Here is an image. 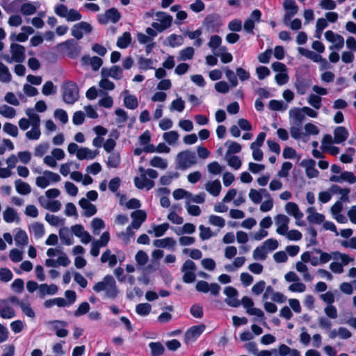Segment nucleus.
<instances>
[{
  "label": "nucleus",
  "mask_w": 356,
  "mask_h": 356,
  "mask_svg": "<svg viewBox=\"0 0 356 356\" xmlns=\"http://www.w3.org/2000/svg\"><path fill=\"white\" fill-rule=\"evenodd\" d=\"M92 289L96 293L104 291L105 297L111 299H115L119 293L116 282L110 275H106L102 281L96 283Z\"/></svg>",
  "instance_id": "obj_1"
},
{
  "label": "nucleus",
  "mask_w": 356,
  "mask_h": 356,
  "mask_svg": "<svg viewBox=\"0 0 356 356\" xmlns=\"http://www.w3.org/2000/svg\"><path fill=\"white\" fill-rule=\"evenodd\" d=\"M25 53L26 49L24 46L17 43H11L8 53H3L1 55V58L8 64L22 63L25 60Z\"/></svg>",
  "instance_id": "obj_2"
},
{
  "label": "nucleus",
  "mask_w": 356,
  "mask_h": 356,
  "mask_svg": "<svg viewBox=\"0 0 356 356\" xmlns=\"http://www.w3.org/2000/svg\"><path fill=\"white\" fill-rule=\"evenodd\" d=\"M63 101L69 104H73L79 99V88L73 81L63 83L61 86Z\"/></svg>",
  "instance_id": "obj_3"
},
{
  "label": "nucleus",
  "mask_w": 356,
  "mask_h": 356,
  "mask_svg": "<svg viewBox=\"0 0 356 356\" xmlns=\"http://www.w3.org/2000/svg\"><path fill=\"white\" fill-rule=\"evenodd\" d=\"M54 13L58 16L65 18L68 22H78L81 19L82 15L76 9L68 8L65 4H58L54 7Z\"/></svg>",
  "instance_id": "obj_4"
},
{
  "label": "nucleus",
  "mask_w": 356,
  "mask_h": 356,
  "mask_svg": "<svg viewBox=\"0 0 356 356\" xmlns=\"http://www.w3.org/2000/svg\"><path fill=\"white\" fill-rule=\"evenodd\" d=\"M177 165L181 170H186L197 164V160L194 152L182 151L177 156Z\"/></svg>",
  "instance_id": "obj_5"
},
{
  "label": "nucleus",
  "mask_w": 356,
  "mask_h": 356,
  "mask_svg": "<svg viewBox=\"0 0 356 356\" xmlns=\"http://www.w3.org/2000/svg\"><path fill=\"white\" fill-rule=\"evenodd\" d=\"M92 31L91 24L83 21L74 24L71 28V35L76 40L82 39L84 34H89Z\"/></svg>",
  "instance_id": "obj_6"
},
{
  "label": "nucleus",
  "mask_w": 356,
  "mask_h": 356,
  "mask_svg": "<svg viewBox=\"0 0 356 356\" xmlns=\"http://www.w3.org/2000/svg\"><path fill=\"white\" fill-rule=\"evenodd\" d=\"M181 272L184 273L183 275V282L185 283H192L195 280V271L196 270V265L195 264L190 260H186L182 267H181Z\"/></svg>",
  "instance_id": "obj_7"
},
{
  "label": "nucleus",
  "mask_w": 356,
  "mask_h": 356,
  "mask_svg": "<svg viewBox=\"0 0 356 356\" xmlns=\"http://www.w3.org/2000/svg\"><path fill=\"white\" fill-rule=\"evenodd\" d=\"M283 7L286 11L284 15L283 22L286 26H288L291 18L297 14L298 7L294 0H285L283 3Z\"/></svg>",
  "instance_id": "obj_8"
},
{
  "label": "nucleus",
  "mask_w": 356,
  "mask_h": 356,
  "mask_svg": "<svg viewBox=\"0 0 356 356\" xmlns=\"http://www.w3.org/2000/svg\"><path fill=\"white\" fill-rule=\"evenodd\" d=\"M195 289L199 292L207 293L210 292L211 295L217 296L220 291V286L217 283L209 284L206 281H199L196 284Z\"/></svg>",
  "instance_id": "obj_9"
},
{
  "label": "nucleus",
  "mask_w": 356,
  "mask_h": 356,
  "mask_svg": "<svg viewBox=\"0 0 356 356\" xmlns=\"http://www.w3.org/2000/svg\"><path fill=\"white\" fill-rule=\"evenodd\" d=\"M224 293L227 298L225 302L230 307H238L241 305V302L238 299V292L232 286H227L224 289Z\"/></svg>",
  "instance_id": "obj_10"
},
{
  "label": "nucleus",
  "mask_w": 356,
  "mask_h": 356,
  "mask_svg": "<svg viewBox=\"0 0 356 356\" xmlns=\"http://www.w3.org/2000/svg\"><path fill=\"white\" fill-rule=\"evenodd\" d=\"M277 226L276 232L280 235H284L289 230L290 218L284 214H277L274 218Z\"/></svg>",
  "instance_id": "obj_11"
},
{
  "label": "nucleus",
  "mask_w": 356,
  "mask_h": 356,
  "mask_svg": "<svg viewBox=\"0 0 356 356\" xmlns=\"http://www.w3.org/2000/svg\"><path fill=\"white\" fill-rule=\"evenodd\" d=\"M204 24L207 29L212 32H217L220 27L222 25L220 17L216 14L209 15L204 22Z\"/></svg>",
  "instance_id": "obj_12"
},
{
  "label": "nucleus",
  "mask_w": 356,
  "mask_h": 356,
  "mask_svg": "<svg viewBox=\"0 0 356 356\" xmlns=\"http://www.w3.org/2000/svg\"><path fill=\"white\" fill-rule=\"evenodd\" d=\"M325 38L327 41L334 43V46L330 47V49H332L333 47L337 49H340L344 45L343 38L341 35L334 33L332 31H327L325 33Z\"/></svg>",
  "instance_id": "obj_13"
},
{
  "label": "nucleus",
  "mask_w": 356,
  "mask_h": 356,
  "mask_svg": "<svg viewBox=\"0 0 356 356\" xmlns=\"http://www.w3.org/2000/svg\"><path fill=\"white\" fill-rule=\"evenodd\" d=\"M101 76L120 80L122 77V69L118 65H113L110 68L103 67L101 70Z\"/></svg>",
  "instance_id": "obj_14"
},
{
  "label": "nucleus",
  "mask_w": 356,
  "mask_h": 356,
  "mask_svg": "<svg viewBox=\"0 0 356 356\" xmlns=\"http://www.w3.org/2000/svg\"><path fill=\"white\" fill-rule=\"evenodd\" d=\"M15 316V311L9 305L8 300L0 299V317L4 319H10Z\"/></svg>",
  "instance_id": "obj_15"
},
{
  "label": "nucleus",
  "mask_w": 356,
  "mask_h": 356,
  "mask_svg": "<svg viewBox=\"0 0 356 356\" xmlns=\"http://www.w3.org/2000/svg\"><path fill=\"white\" fill-rule=\"evenodd\" d=\"M330 181L336 183L347 181L350 184H354L356 182V176L352 172L344 171L339 175H332L330 177Z\"/></svg>",
  "instance_id": "obj_16"
},
{
  "label": "nucleus",
  "mask_w": 356,
  "mask_h": 356,
  "mask_svg": "<svg viewBox=\"0 0 356 356\" xmlns=\"http://www.w3.org/2000/svg\"><path fill=\"white\" fill-rule=\"evenodd\" d=\"M131 216L133 218V221L130 225L136 229L140 228L147 218L146 213L143 210L134 211L131 213Z\"/></svg>",
  "instance_id": "obj_17"
},
{
  "label": "nucleus",
  "mask_w": 356,
  "mask_h": 356,
  "mask_svg": "<svg viewBox=\"0 0 356 356\" xmlns=\"http://www.w3.org/2000/svg\"><path fill=\"white\" fill-rule=\"evenodd\" d=\"M284 209L289 215L292 216L297 220H301L304 216L298 205L295 202H289L286 203Z\"/></svg>",
  "instance_id": "obj_18"
},
{
  "label": "nucleus",
  "mask_w": 356,
  "mask_h": 356,
  "mask_svg": "<svg viewBox=\"0 0 356 356\" xmlns=\"http://www.w3.org/2000/svg\"><path fill=\"white\" fill-rule=\"evenodd\" d=\"M289 118L291 122L296 126H301L305 117L300 108H293L289 111Z\"/></svg>",
  "instance_id": "obj_19"
},
{
  "label": "nucleus",
  "mask_w": 356,
  "mask_h": 356,
  "mask_svg": "<svg viewBox=\"0 0 356 356\" xmlns=\"http://www.w3.org/2000/svg\"><path fill=\"white\" fill-rule=\"evenodd\" d=\"M120 17L121 15L118 10L116 8H112L106 11L104 19H100L99 22L105 24L111 22L115 24L120 20Z\"/></svg>",
  "instance_id": "obj_20"
},
{
  "label": "nucleus",
  "mask_w": 356,
  "mask_h": 356,
  "mask_svg": "<svg viewBox=\"0 0 356 356\" xmlns=\"http://www.w3.org/2000/svg\"><path fill=\"white\" fill-rule=\"evenodd\" d=\"M79 206L84 210L83 216L91 217L97 213L96 207L91 204L86 198H81L79 202Z\"/></svg>",
  "instance_id": "obj_21"
},
{
  "label": "nucleus",
  "mask_w": 356,
  "mask_h": 356,
  "mask_svg": "<svg viewBox=\"0 0 356 356\" xmlns=\"http://www.w3.org/2000/svg\"><path fill=\"white\" fill-rule=\"evenodd\" d=\"M204 325H195L191 327L186 332V339L189 341H195L204 330Z\"/></svg>",
  "instance_id": "obj_22"
},
{
  "label": "nucleus",
  "mask_w": 356,
  "mask_h": 356,
  "mask_svg": "<svg viewBox=\"0 0 356 356\" xmlns=\"http://www.w3.org/2000/svg\"><path fill=\"white\" fill-rule=\"evenodd\" d=\"M99 154V151L91 150L88 147H80L79 152L76 154V158L79 160H92Z\"/></svg>",
  "instance_id": "obj_23"
},
{
  "label": "nucleus",
  "mask_w": 356,
  "mask_h": 356,
  "mask_svg": "<svg viewBox=\"0 0 356 356\" xmlns=\"http://www.w3.org/2000/svg\"><path fill=\"white\" fill-rule=\"evenodd\" d=\"M221 188V184L218 179L209 181L204 185L205 190L214 197L220 194Z\"/></svg>",
  "instance_id": "obj_24"
},
{
  "label": "nucleus",
  "mask_w": 356,
  "mask_h": 356,
  "mask_svg": "<svg viewBox=\"0 0 356 356\" xmlns=\"http://www.w3.org/2000/svg\"><path fill=\"white\" fill-rule=\"evenodd\" d=\"M348 131L344 127H337L334 131V142L340 144L344 142L348 137Z\"/></svg>",
  "instance_id": "obj_25"
},
{
  "label": "nucleus",
  "mask_w": 356,
  "mask_h": 356,
  "mask_svg": "<svg viewBox=\"0 0 356 356\" xmlns=\"http://www.w3.org/2000/svg\"><path fill=\"white\" fill-rule=\"evenodd\" d=\"M154 246L161 248H171L174 250L176 241L171 237H166L162 239H156L153 241Z\"/></svg>",
  "instance_id": "obj_26"
},
{
  "label": "nucleus",
  "mask_w": 356,
  "mask_h": 356,
  "mask_svg": "<svg viewBox=\"0 0 356 356\" xmlns=\"http://www.w3.org/2000/svg\"><path fill=\"white\" fill-rule=\"evenodd\" d=\"M330 191L332 194H339L341 195L340 200L342 202H348V194L350 192V188H343L341 186L334 184L330 188Z\"/></svg>",
  "instance_id": "obj_27"
},
{
  "label": "nucleus",
  "mask_w": 356,
  "mask_h": 356,
  "mask_svg": "<svg viewBox=\"0 0 356 356\" xmlns=\"http://www.w3.org/2000/svg\"><path fill=\"white\" fill-rule=\"evenodd\" d=\"M59 237L63 243L67 245L73 244V236L68 227H63L59 229Z\"/></svg>",
  "instance_id": "obj_28"
},
{
  "label": "nucleus",
  "mask_w": 356,
  "mask_h": 356,
  "mask_svg": "<svg viewBox=\"0 0 356 356\" xmlns=\"http://www.w3.org/2000/svg\"><path fill=\"white\" fill-rule=\"evenodd\" d=\"M62 45L65 47L71 56H77L80 52V47L73 39L67 40Z\"/></svg>",
  "instance_id": "obj_29"
},
{
  "label": "nucleus",
  "mask_w": 356,
  "mask_h": 356,
  "mask_svg": "<svg viewBox=\"0 0 356 356\" xmlns=\"http://www.w3.org/2000/svg\"><path fill=\"white\" fill-rule=\"evenodd\" d=\"M0 6L7 13H15L18 10V1L0 0Z\"/></svg>",
  "instance_id": "obj_30"
},
{
  "label": "nucleus",
  "mask_w": 356,
  "mask_h": 356,
  "mask_svg": "<svg viewBox=\"0 0 356 356\" xmlns=\"http://www.w3.org/2000/svg\"><path fill=\"white\" fill-rule=\"evenodd\" d=\"M152 230L149 229L147 233L152 234L154 233L155 237H161L165 234L166 231L169 229L170 225L168 223L165 222L161 225H153L152 226Z\"/></svg>",
  "instance_id": "obj_31"
},
{
  "label": "nucleus",
  "mask_w": 356,
  "mask_h": 356,
  "mask_svg": "<svg viewBox=\"0 0 356 356\" xmlns=\"http://www.w3.org/2000/svg\"><path fill=\"white\" fill-rule=\"evenodd\" d=\"M58 291V287L55 284L47 285V284H42L39 286V294L41 298L45 295H54Z\"/></svg>",
  "instance_id": "obj_32"
},
{
  "label": "nucleus",
  "mask_w": 356,
  "mask_h": 356,
  "mask_svg": "<svg viewBox=\"0 0 356 356\" xmlns=\"http://www.w3.org/2000/svg\"><path fill=\"white\" fill-rule=\"evenodd\" d=\"M12 81V74L9 68L0 61V82L8 83Z\"/></svg>",
  "instance_id": "obj_33"
},
{
  "label": "nucleus",
  "mask_w": 356,
  "mask_h": 356,
  "mask_svg": "<svg viewBox=\"0 0 356 356\" xmlns=\"http://www.w3.org/2000/svg\"><path fill=\"white\" fill-rule=\"evenodd\" d=\"M121 162V158L119 152H112L108 157L106 165L108 168H116L119 166Z\"/></svg>",
  "instance_id": "obj_34"
},
{
  "label": "nucleus",
  "mask_w": 356,
  "mask_h": 356,
  "mask_svg": "<svg viewBox=\"0 0 356 356\" xmlns=\"http://www.w3.org/2000/svg\"><path fill=\"white\" fill-rule=\"evenodd\" d=\"M298 52L302 55L305 56L307 58H309L314 63H317L321 60V56L319 54H316L312 51H310L307 49L303 47L298 48Z\"/></svg>",
  "instance_id": "obj_35"
},
{
  "label": "nucleus",
  "mask_w": 356,
  "mask_h": 356,
  "mask_svg": "<svg viewBox=\"0 0 356 356\" xmlns=\"http://www.w3.org/2000/svg\"><path fill=\"white\" fill-rule=\"evenodd\" d=\"M15 185L17 192L21 195H27L31 191L30 185L21 179L15 180Z\"/></svg>",
  "instance_id": "obj_36"
},
{
  "label": "nucleus",
  "mask_w": 356,
  "mask_h": 356,
  "mask_svg": "<svg viewBox=\"0 0 356 356\" xmlns=\"http://www.w3.org/2000/svg\"><path fill=\"white\" fill-rule=\"evenodd\" d=\"M101 261L102 263L108 262V266L113 267L116 265L118 260L115 254H112L110 250L107 249L103 252L101 257Z\"/></svg>",
  "instance_id": "obj_37"
},
{
  "label": "nucleus",
  "mask_w": 356,
  "mask_h": 356,
  "mask_svg": "<svg viewBox=\"0 0 356 356\" xmlns=\"http://www.w3.org/2000/svg\"><path fill=\"white\" fill-rule=\"evenodd\" d=\"M29 230L35 238H40L44 234V225L40 222H35L29 227Z\"/></svg>",
  "instance_id": "obj_38"
},
{
  "label": "nucleus",
  "mask_w": 356,
  "mask_h": 356,
  "mask_svg": "<svg viewBox=\"0 0 356 356\" xmlns=\"http://www.w3.org/2000/svg\"><path fill=\"white\" fill-rule=\"evenodd\" d=\"M306 175L309 178L318 177V171L315 168V161L310 159L305 162Z\"/></svg>",
  "instance_id": "obj_39"
},
{
  "label": "nucleus",
  "mask_w": 356,
  "mask_h": 356,
  "mask_svg": "<svg viewBox=\"0 0 356 356\" xmlns=\"http://www.w3.org/2000/svg\"><path fill=\"white\" fill-rule=\"evenodd\" d=\"M226 50L227 48L225 47H221L217 52H214V55L220 57L223 63H230L233 59L232 55L230 53L226 52Z\"/></svg>",
  "instance_id": "obj_40"
},
{
  "label": "nucleus",
  "mask_w": 356,
  "mask_h": 356,
  "mask_svg": "<svg viewBox=\"0 0 356 356\" xmlns=\"http://www.w3.org/2000/svg\"><path fill=\"white\" fill-rule=\"evenodd\" d=\"M3 218L6 222L11 223L18 218V214L13 208L7 207L3 212Z\"/></svg>",
  "instance_id": "obj_41"
},
{
  "label": "nucleus",
  "mask_w": 356,
  "mask_h": 356,
  "mask_svg": "<svg viewBox=\"0 0 356 356\" xmlns=\"http://www.w3.org/2000/svg\"><path fill=\"white\" fill-rule=\"evenodd\" d=\"M156 15L160 17L159 20L161 24L165 29H167L171 26L172 22V17L171 15L163 12H157Z\"/></svg>",
  "instance_id": "obj_42"
},
{
  "label": "nucleus",
  "mask_w": 356,
  "mask_h": 356,
  "mask_svg": "<svg viewBox=\"0 0 356 356\" xmlns=\"http://www.w3.org/2000/svg\"><path fill=\"white\" fill-rule=\"evenodd\" d=\"M149 347L151 350L152 356H159L163 354L165 348L163 344L160 342H151L149 343Z\"/></svg>",
  "instance_id": "obj_43"
},
{
  "label": "nucleus",
  "mask_w": 356,
  "mask_h": 356,
  "mask_svg": "<svg viewBox=\"0 0 356 356\" xmlns=\"http://www.w3.org/2000/svg\"><path fill=\"white\" fill-rule=\"evenodd\" d=\"M268 255V251L261 245L257 247L252 253V257L255 260L264 261L266 259Z\"/></svg>",
  "instance_id": "obj_44"
},
{
  "label": "nucleus",
  "mask_w": 356,
  "mask_h": 356,
  "mask_svg": "<svg viewBox=\"0 0 356 356\" xmlns=\"http://www.w3.org/2000/svg\"><path fill=\"white\" fill-rule=\"evenodd\" d=\"M124 105L129 109L134 110L138 107V102L136 97L133 95H129L124 98Z\"/></svg>",
  "instance_id": "obj_45"
},
{
  "label": "nucleus",
  "mask_w": 356,
  "mask_h": 356,
  "mask_svg": "<svg viewBox=\"0 0 356 356\" xmlns=\"http://www.w3.org/2000/svg\"><path fill=\"white\" fill-rule=\"evenodd\" d=\"M37 7L32 3H24L21 6L20 12L23 15H31L36 13Z\"/></svg>",
  "instance_id": "obj_46"
},
{
  "label": "nucleus",
  "mask_w": 356,
  "mask_h": 356,
  "mask_svg": "<svg viewBox=\"0 0 356 356\" xmlns=\"http://www.w3.org/2000/svg\"><path fill=\"white\" fill-rule=\"evenodd\" d=\"M131 40V34L129 32H124L122 36L118 38L117 45L121 49H124L128 47Z\"/></svg>",
  "instance_id": "obj_47"
},
{
  "label": "nucleus",
  "mask_w": 356,
  "mask_h": 356,
  "mask_svg": "<svg viewBox=\"0 0 356 356\" xmlns=\"http://www.w3.org/2000/svg\"><path fill=\"white\" fill-rule=\"evenodd\" d=\"M152 167L165 170L168 167V161L160 156H154L149 162Z\"/></svg>",
  "instance_id": "obj_48"
},
{
  "label": "nucleus",
  "mask_w": 356,
  "mask_h": 356,
  "mask_svg": "<svg viewBox=\"0 0 356 356\" xmlns=\"http://www.w3.org/2000/svg\"><path fill=\"white\" fill-rule=\"evenodd\" d=\"M208 222L210 225L219 228H222L225 225V220L222 217L216 215H210Z\"/></svg>",
  "instance_id": "obj_49"
},
{
  "label": "nucleus",
  "mask_w": 356,
  "mask_h": 356,
  "mask_svg": "<svg viewBox=\"0 0 356 356\" xmlns=\"http://www.w3.org/2000/svg\"><path fill=\"white\" fill-rule=\"evenodd\" d=\"M49 148V144L47 142L41 143L34 148V156L42 157L45 154Z\"/></svg>",
  "instance_id": "obj_50"
},
{
  "label": "nucleus",
  "mask_w": 356,
  "mask_h": 356,
  "mask_svg": "<svg viewBox=\"0 0 356 356\" xmlns=\"http://www.w3.org/2000/svg\"><path fill=\"white\" fill-rule=\"evenodd\" d=\"M194 49L191 47H188L179 51V60H187L193 58L194 56Z\"/></svg>",
  "instance_id": "obj_51"
},
{
  "label": "nucleus",
  "mask_w": 356,
  "mask_h": 356,
  "mask_svg": "<svg viewBox=\"0 0 356 356\" xmlns=\"http://www.w3.org/2000/svg\"><path fill=\"white\" fill-rule=\"evenodd\" d=\"M179 137V134L175 131L165 132L163 135V140L169 145H172L177 142Z\"/></svg>",
  "instance_id": "obj_52"
},
{
  "label": "nucleus",
  "mask_w": 356,
  "mask_h": 356,
  "mask_svg": "<svg viewBox=\"0 0 356 356\" xmlns=\"http://www.w3.org/2000/svg\"><path fill=\"white\" fill-rule=\"evenodd\" d=\"M15 241L17 245H26L28 243V236L23 230H19L15 236Z\"/></svg>",
  "instance_id": "obj_53"
},
{
  "label": "nucleus",
  "mask_w": 356,
  "mask_h": 356,
  "mask_svg": "<svg viewBox=\"0 0 356 356\" xmlns=\"http://www.w3.org/2000/svg\"><path fill=\"white\" fill-rule=\"evenodd\" d=\"M0 114L7 118H13L15 116L16 112L14 108L8 105L0 106Z\"/></svg>",
  "instance_id": "obj_54"
},
{
  "label": "nucleus",
  "mask_w": 356,
  "mask_h": 356,
  "mask_svg": "<svg viewBox=\"0 0 356 356\" xmlns=\"http://www.w3.org/2000/svg\"><path fill=\"white\" fill-rule=\"evenodd\" d=\"M225 145H228V149L226 153V157H228V156H229L232 154L238 153L241 150V146L240 145V144L236 142L228 140L225 143Z\"/></svg>",
  "instance_id": "obj_55"
},
{
  "label": "nucleus",
  "mask_w": 356,
  "mask_h": 356,
  "mask_svg": "<svg viewBox=\"0 0 356 356\" xmlns=\"http://www.w3.org/2000/svg\"><path fill=\"white\" fill-rule=\"evenodd\" d=\"M149 259L147 254L143 250H139L135 255V260L138 266H145Z\"/></svg>",
  "instance_id": "obj_56"
},
{
  "label": "nucleus",
  "mask_w": 356,
  "mask_h": 356,
  "mask_svg": "<svg viewBox=\"0 0 356 356\" xmlns=\"http://www.w3.org/2000/svg\"><path fill=\"white\" fill-rule=\"evenodd\" d=\"M56 86H54L52 81H49L43 85L42 92L44 95L48 96L56 94Z\"/></svg>",
  "instance_id": "obj_57"
},
{
  "label": "nucleus",
  "mask_w": 356,
  "mask_h": 356,
  "mask_svg": "<svg viewBox=\"0 0 356 356\" xmlns=\"http://www.w3.org/2000/svg\"><path fill=\"white\" fill-rule=\"evenodd\" d=\"M307 102L315 109H319L322 105V98L317 95L311 94L308 97Z\"/></svg>",
  "instance_id": "obj_58"
},
{
  "label": "nucleus",
  "mask_w": 356,
  "mask_h": 356,
  "mask_svg": "<svg viewBox=\"0 0 356 356\" xmlns=\"http://www.w3.org/2000/svg\"><path fill=\"white\" fill-rule=\"evenodd\" d=\"M152 309L149 303H140L136 305V312L140 316H147Z\"/></svg>",
  "instance_id": "obj_59"
},
{
  "label": "nucleus",
  "mask_w": 356,
  "mask_h": 356,
  "mask_svg": "<svg viewBox=\"0 0 356 356\" xmlns=\"http://www.w3.org/2000/svg\"><path fill=\"white\" fill-rule=\"evenodd\" d=\"M45 220L52 226L63 225L65 223L64 219L49 213L46 214Z\"/></svg>",
  "instance_id": "obj_60"
},
{
  "label": "nucleus",
  "mask_w": 356,
  "mask_h": 356,
  "mask_svg": "<svg viewBox=\"0 0 356 356\" xmlns=\"http://www.w3.org/2000/svg\"><path fill=\"white\" fill-rule=\"evenodd\" d=\"M133 229L134 228L131 225H129L125 232L118 234V237L127 244L129 242L130 238L134 236Z\"/></svg>",
  "instance_id": "obj_61"
},
{
  "label": "nucleus",
  "mask_w": 356,
  "mask_h": 356,
  "mask_svg": "<svg viewBox=\"0 0 356 356\" xmlns=\"http://www.w3.org/2000/svg\"><path fill=\"white\" fill-rule=\"evenodd\" d=\"M115 113L118 116V118L116 119L117 124H119V127L123 126L128 119L127 112L123 109L118 108L115 110Z\"/></svg>",
  "instance_id": "obj_62"
},
{
  "label": "nucleus",
  "mask_w": 356,
  "mask_h": 356,
  "mask_svg": "<svg viewBox=\"0 0 356 356\" xmlns=\"http://www.w3.org/2000/svg\"><path fill=\"white\" fill-rule=\"evenodd\" d=\"M168 44L172 47L181 46L184 41L183 38L181 35H177L176 34H171L167 38Z\"/></svg>",
  "instance_id": "obj_63"
},
{
  "label": "nucleus",
  "mask_w": 356,
  "mask_h": 356,
  "mask_svg": "<svg viewBox=\"0 0 356 356\" xmlns=\"http://www.w3.org/2000/svg\"><path fill=\"white\" fill-rule=\"evenodd\" d=\"M184 101L181 97H179L172 102L171 105L170 106V110L171 111H177L178 112H182L184 110Z\"/></svg>",
  "instance_id": "obj_64"
}]
</instances>
